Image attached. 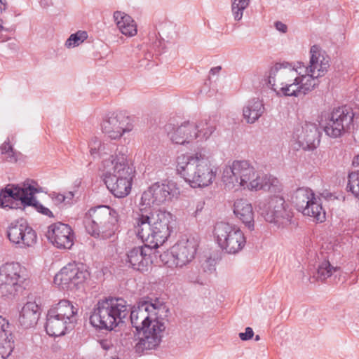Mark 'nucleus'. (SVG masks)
Masks as SVG:
<instances>
[{
    "label": "nucleus",
    "mask_w": 359,
    "mask_h": 359,
    "mask_svg": "<svg viewBox=\"0 0 359 359\" xmlns=\"http://www.w3.org/2000/svg\"><path fill=\"white\" fill-rule=\"evenodd\" d=\"M330 67V57L319 46L310 50L309 64L297 62L292 67L288 63H276L268 75V83L277 95L298 97L306 95L319 85Z\"/></svg>",
    "instance_id": "obj_1"
},
{
    "label": "nucleus",
    "mask_w": 359,
    "mask_h": 359,
    "mask_svg": "<svg viewBox=\"0 0 359 359\" xmlns=\"http://www.w3.org/2000/svg\"><path fill=\"white\" fill-rule=\"evenodd\" d=\"M169 308L160 299L140 301L130 311V321L142 336L135 346L137 353L156 348L161 344L165 330Z\"/></svg>",
    "instance_id": "obj_2"
},
{
    "label": "nucleus",
    "mask_w": 359,
    "mask_h": 359,
    "mask_svg": "<svg viewBox=\"0 0 359 359\" xmlns=\"http://www.w3.org/2000/svg\"><path fill=\"white\" fill-rule=\"evenodd\" d=\"M222 182L229 189L241 187L251 191L264 190L274 194L282 191L277 178L257 170L247 160H234L226 165L222 170Z\"/></svg>",
    "instance_id": "obj_3"
},
{
    "label": "nucleus",
    "mask_w": 359,
    "mask_h": 359,
    "mask_svg": "<svg viewBox=\"0 0 359 359\" xmlns=\"http://www.w3.org/2000/svg\"><path fill=\"white\" fill-rule=\"evenodd\" d=\"M177 171L192 188H205L213 184L217 168L204 152L182 154L177 158Z\"/></svg>",
    "instance_id": "obj_4"
},
{
    "label": "nucleus",
    "mask_w": 359,
    "mask_h": 359,
    "mask_svg": "<svg viewBox=\"0 0 359 359\" xmlns=\"http://www.w3.org/2000/svg\"><path fill=\"white\" fill-rule=\"evenodd\" d=\"M136 220L135 231L138 237L154 248L167 241L175 224L173 215L162 210L149 212L144 210L138 214Z\"/></svg>",
    "instance_id": "obj_5"
},
{
    "label": "nucleus",
    "mask_w": 359,
    "mask_h": 359,
    "mask_svg": "<svg viewBox=\"0 0 359 359\" xmlns=\"http://www.w3.org/2000/svg\"><path fill=\"white\" fill-rule=\"evenodd\" d=\"M101 169L107 189L116 197L123 198L130 194L135 170L125 154H116L104 160Z\"/></svg>",
    "instance_id": "obj_6"
},
{
    "label": "nucleus",
    "mask_w": 359,
    "mask_h": 359,
    "mask_svg": "<svg viewBox=\"0 0 359 359\" xmlns=\"http://www.w3.org/2000/svg\"><path fill=\"white\" fill-rule=\"evenodd\" d=\"M128 314L126 302L121 298L100 299L90 316V323L100 329L113 330Z\"/></svg>",
    "instance_id": "obj_7"
},
{
    "label": "nucleus",
    "mask_w": 359,
    "mask_h": 359,
    "mask_svg": "<svg viewBox=\"0 0 359 359\" xmlns=\"http://www.w3.org/2000/svg\"><path fill=\"white\" fill-rule=\"evenodd\" d=\"M119 216L116 210L107 205L90 208L84 217L86 231L95 238L107 239L118 228Z\"/></svg>",
    "instance_id": "obj_8"
},
{
    "label": "nucleus",
    "mask_w": 359,
    "mask_h": 359,
    "mask_svg": "<svg viewBox=\"0 0 359 359\" xmlns=\"http://www.w3.org/2000/svg\"><path fill=\"white\" fill-rule=\"evenodd\" d=\"M41 191V188L34 181H27L22 187L8 185L0 193V206L13 208L12 201H20L25 206H33L36 210L49 217H53V212L39 203L34 195Z\"/></svg>",
    "instance_id": "obj_9"
},
{
    "label": "nucleus",
    "mask_w": 359,
    "mask_h": 359,
    "mask_svg": "<svg viewBox=\"0 0 359 359\" xmlns=\"http://www.w3.org/2000/svg\"><path fill=\"white\" fill-rule=\"evenodd\" d=\"M258 210L267 222L283 227L290 224L293 212L285 198L280 195H273L260 201Z\"/></svg>",
    "instance_id": "obj_10"
},
{
    "label": "nucleus",
    "mask_w": 359,
    "mask_h": 359,
    "mask_svg": "<svg viewBox=\"0 0 359 359\" xmlns=\"http://www.w3.org/2000/svg\"><path fill=\"white\" fill-rule=\"evenodd\" d=\"M180 190L176 182L172 180L157 182L151 184L142 194L139 203L140 211L147 210L151 205H159L177 198Z\"/></svg>",
    "instance_id": "obj_11"
},
{
    "label": "nucleus",
    "mask_w": 359,
    "mask_h": 359,
    "mask_svg": "<svg viewBox=\"0 0 359 359\" xmlns=\"http://www.w3.org/2000/svg\"><path fill=\"white\" fill-rule=\"evenodd\" d=\"M213 236L219 247L228 254H236L245 245L246 238L241 229L228 222H218Z\"/></svg>",
    "instance_id": "obj_12"
},
{
    "label": "nucleus",
    "mask_w": 359,
    "mask_h": 359,
    "mask_svg": "<svg viewBox=\"0 0 359 359\" xmlns=\"http://www.w3.org/2000/svg\"><path fill=\"white\" fill-rule=\"evenodd\" d=\"M25 269L18 262H10L0 267V297L10 298L24 288Z\"/></svg>",
    "instance_id": "obj_13"
},
{
    "label": "nucleus",
    "mask_w": 359,
    "mask_h": 359,
    "mask_svg": "<svg viewBox=\"0 0 359 359\" xmlns=\"http://www.w3.org/2000/svg\"><path fill=\"white\" fill-rule=\"evenodd\" d=\"M353 113L346 106L334 109L321 126L325 134L332 138L340 137L353 122Z\"/></svg>",
    "instance_id": "obj_14"
},
{
    "label": "nucleus",
    "mask_w": 359,
    "mask_h": 359,
    "mask_svg": "<svg viewBox=\"0 0 359 359\" xmlns=\"http://www.w3.org/2000/svg\"><path fill=\"white\" fill-rule=\"evenodd\" d=\"M89 276L83 266L70 263L64 266L54 277V283L64 290H74L82 285Z\"/></svg>",
    "instance_id": "obj_15"
},
{
    "label": "nucleus",
    "mask_w": 359,
    "mask_h": 359,
    "mask_svg": "<svg viewBox=\"0 0 359 359\" xmlns=\"http://www.w3.org/2000/svg\"><path fill=\"white\" fill-rule=\"evenodd\" d=\"M133 123L131 118L122 112H116L104 119L102 131L111 140H118L123 134L132 131Z\"/></svg>",
    "instance_id": "obj_16"
},
{
    "label": "nucleus",
    "mask_w": 359,
    "mask_h": 359,
    "mask_svg": "<svg viewBox=\"0 0 359 359\" xmlns=\"http://www.w3.org/2000/svg\"><path fill=\"white\" fill-rule=\"evenodd\" d=\"M199 241L194 237L182 238L172 248V255L175 257L176 267H183L191 262L196 254Z\"/></svg>",
    "instance_id": "obj_17"
},
{
    "label": "nucleus",
    "mask_w": 359,
    "mask_h": 359,
    "mask_svg": "<svg viewBox=\"0 0 359 359\" xmlns=\"http://www.w3.org/2000/svg\"><path fill=\"white\" fill-rule=\"evenodd\" d=\"M7 235L11 242L21 247H31L36 243L35 231L24 220L11 223Z\"/></svg>",
    "instance_id": "obj_18"
},
{
    "label": "nucleus",
    "mask_w": 359,
    "mask_h": 359,
    "mask_svg": "<svg viewBox=\"0 0 359 359\" xmlns=\"http://www.w3.org/2000/svg\"><path fill=\"white\" fill-rule=\"evenodd\" d=\"M153 246L147 245L136 246L126 252V263L134 270L147 271L152 264Z\"/></svg>",
    "instance_id": "obj_19"
},
{
    "label": "nucleus",
    "mask_w": 359,
    "mask_h": 359,
    "mask_svg": "<svg viewBox=\"0 0 359 359\" xmlns=\"http://www.w3.org/2000/svg\"><path fill=\"white\" fill-rule=\"evenodd\" d=\"M48 239L57 248L70 249L74 243V235L71 227L63 223L49 226Z\"/></svg>",
    "instance_id": "obj_20"
},
{
    "label": "nucleus",
    "mask_w": 359,
    "mask_h": 359,
    "mask_svg": "<svg viewBox=\"0 0 359 359\" xmlns=\"http://www.w3.org/2000/svg\"><path fill=\"white\" fill-rule=\"evenodd\" d=\"M294 137L303 149H313L320 142V133L316 124L305 123L301 130H297Z\"/></svg>",
    "instance_id": "obj_21"
},
{
    "label": "nucleus",
    "mask_w": 359,
    "mask_h": 359,
    "mask_svg": "<svg viewBox=\"0 0 359 359\" xmlns=\"http://www.w3.org/2000/svg\"><path fill=\"white\" fill-rule=\"evenodd\" d=\"M196 125L193 121H185L177 126L169 136L173 143L185 145L196 139Z\"/></svg>",
    "instance_id": "obj_22"
},
{
    "label": "nucleus",
    "mask_w": 359,
    "mask_h": 359,
    "mask_svg": "<svg viewBox=\"0 0 359 359\" xmlns=\"http://www.w3.org/2000/svg\"><path fill=\"white\" fill-rule=\"evenodd\" d=\"M233 213L250 231L254 229L255 213L252 205L246 199L241 198L234 202Z\"/></svg>",
    "instance_id": "obj_23"
},
{
    "label": "nucleus",
    "mask_w": 359,
    "mask_h": 359,
    "mask_svg": "<svg viewBox=\"0 0 359 359\" xmlns=\"http://www.w3.org/2000/svg\"><path fill=\"white\" fill-rule=\"evenodd\" d=\"M14 348V340L8 322L0 316V359L8 358Z\"/></svg>",
    "instance_id": "obj_24"
},
{
    "label": "nucleus",
    "mask_w": 359,
    "mask_h": 359,
    "mask_svg": "<svg viewBox=\"0 0 359 359\" xmlns=\"http://www.w3.org/2000/svg\"><path fill=\"white\" fill-rule=\"evenodd\" d=\"M40 309L35 302H28L22 308L18 318L19 323L24 328L34 327L39 318Z\"/></svg>",
    "instance_id": "obj_25"
},
{
    "label": "nucleus",
    "mask_w": 359,
    "mask_h": 359,
    "mask_svg": "<svg viewBox=\"0 0 359 359\" xmlns=\"http://www.w3.org/2000/svg\"><path fill=\"white\" fill-rule=\"evenodd\" d=\"M69 324L72 323L48 311L46 330L48 335L58 337L65 334Z\"/></svg>",
    "instance_id": "obj_26"
},
{
    "label": "nucleus",
    "mask_w": 359,
    "mask_h": 359,
    "mask_svg": "<svg viewBox=\"0 0 359 359\" xmlns=\"http://www.w3.org/2000/svg\"><path fill=\"white\" fill-rule=\"evenodd\" d=\"M265 111L263 102L259 98L249 100L243 109V118L248 123H255Z\"/></svg>",
    "instance_id": "obj_27"
},
{
    "label": "nucleus",
    "mask_w": 359,
    "mask_h": 359,
    "mask_svg": "<svg viewBox=\"0 0 359 359\" xmlns=\"http://www.w3.org/2000/svg\"><path fill=\"white\" fill-rule=\"evenodd\" d=\"M114 18L123 34L130 37L137 34V25L129 15L121 11H116L114 13Z\"/></svg>",
    "instance_id": "obj_28"
},
{
    "label": "nucleus",
    "mask_w": 359,
    "mask_h": 359,
    "mask_svg": "<svg viewBox=\"0 0 359 359\" xmlns=\"http://www.w3.org/2000/svg\"><path fill=\"white\" fill-rule=\"evenodd\" d=\"M48 311L72 323L76 320V309L68 300L63 299L60 301L57 304L50 308Z\"/></svg>",
    "instance_id": "obj_29"
},
{
    "label": "nucleus",
    "mask_w": 359,
    "mask_h": 359,
    "mask_svg": "<svg viewBox=\"0 0 359 359\" xmlns=\"http://www.w3.org/2000/svg\"><path fill=\"white\" fill-rule=\"evenodd\" d=\"M88 149L90 155L94 159L103 158L102 161L109 158L111 155L110 154L112 149L109 144L102 142L97 137L91 138L88 143Z\"/></svg>",
    "instance_id": "obj_30"
},
{
    "label": "nucleus",
    "mask_w": 359,
    "mask_h": 359,
    "mask_svg": "<svg viewBox=\"0 0 359 359\" xmlns=\"http://www.w3.org/2000/svg\"><path fill=\"white\" fill-rule=\"evenodd\" d=\"M315 198V195L311 189L302 187L297 189L294 191L292 200L297 210L302 212Z\"/></svg>",
    "instance_id": "obj_31"
},
{
    "label": "nucleus",
    "mask_w": 359,
    "mask_h": 359,
    "mask_svg": "<svg viewBox=\"0 0 359 359\" xmlns=\"http://www.w3.org/2000/svg\"><path fill=\"white\" fill-rule=\"evenodd\" d=\"M301 212L304 215L312 217L313 221L317 222H323L325 220V211L322 207L319 198H313Z\"/></svg>",
    "instance_id": "obj_32"
},
{
    "label": "nucleus",
    "mask_w": 359,
    "mask_h": 359,
    "mask_svg": "<svg viewBox=\"0 0 359 359\" xmlns=\"http://www.w3.org/2000/svg\"><path fill=\"white\" fill-rule=\"evenodd\" d=\"M195 123L197 132L196 138H199L201 140L206 141L215 130V126L207 119L198 121Z\"/></svg>",
    "instance_id": "obj_33"
},
{
    "label": "nucleus",
    "mask_w": 359,
    "mask_h": 359,
    "mask_svg": "<svg viewBox=\"0 0 359 359\" xmlns=\"http://www.w3.org/2000/svg\"><path fill=\"white\" fill-rule=\"evenodd\" d=\"M0 154L2 158L12 163L18 161L20 154L19 152L13 149L9 138L0 146Z\"/></svg>",
    "instance_id": "obj_34"
},
{
    "label": "nucleus",
    "mask_w": 359,
    "mask_h": 359,
    "mask_svg": "<svg viewBox=\"0 0 359 359\" xmlns=\"http://www.w3.org/2000/svg\"><path fill=\"white\" fill-rule=\"evenodd\" d=\"M338 270V267H334L325 260L319 264L315 277L318 280L324 281Z\"/></svg>",
    "instance_id": "obj_35"
},
{
    "label": "nucleus",
    "mask_w": 359,
    "mask_h": 359,
    "mask_svg": "<svg viewBox=\"0 0 359 359\" xmlns=\"http://www.w3.org/2000/svg\"><path fill=\"white\" fill-rule=\"evenodd\" d=\"M250 0H231V11L236 21H240L243 15V11L249 6Z\"/></svg>",
    "instance_id": "obj_36"
},
{
    "label": "nucleus",
    "mask_w": 359,
    "mask_h": 359,
    "mask_svg": "<svg viewBox=\"0 0 359 359\" xmlns=\"http://www.w3.org/2000/svg\"><path fill=\"white\" fill-rule=\"evenodd\" d=\"M88 38V34L85 31H78L69 36L65 42L67 48H74L79 46Z\"/></svg>",
    "instance_id": "obj_37"
},
{
    "label": "nucleus",
    "mask_w": 359,
    "mask_h": 359,
    "mask_svg": "<svg viewBox=\"0 0 359 359\" xmlns=\"http://www.w3.org/2000/svg\"><path fill=\"white\" fill-rule=\"evenodd\" d=\"M347 187L359 198V171L352 172L348 175V183Z\"/></svg>",
    "instance_id": "obj_38"
},
{
    "label": "nucleus",
    "mask_w": 359,
    "mask_h": 359,
    "mask_svg": "<svg viewBox=\"0 0 359 359\" xmlns=\"http://www.w3.org/2000/svg\"><path fill=\"white\" fill-rule=\"evenodd\" d=\"M161 262L168 267L176 266L175 257L172 255L171 249L170 251L163 252L159 256Z\"/></svg>",
    "instance_id": "obj_39"
},
{
    "label": "nucleus",
    "mask_w": 359,
    "mask_h": 359,
    "mask_svg": "<svg viewBox=\"0 0 359 359\" xmlns=\"http://www.w3.org/2000/svg\"><path fill=\"white\" fill-rule=\"evenodd\" d=\"M187 279L190 283H198L201 285L203 283V279L200 276V272L198 269H191L187 274Z\"/></svg>",
    "instance_id": "obj_40"
},
{
    "label": "nucleus",
    "mask_w": 359,
    "mask_h": 359,
    "mask_svg": "<svg viewBox=\"0 0 359 359\" xmlns=\"http://www.w3.org/2000/svg\"><path fill=\"white\" fill-rule=\"evenodd\" d=\"M100 344L101 347L102 348V349H104L105 351H111V352L116 351L115 341L113 340L111 338H108V339H104L101 340L100 341Z\"/></svg>",
    "instance_id": "obj_41"
},
{
    "label": "nucleus",
    "mask_w": 359,
    "mask_h": 359,
    "mask_svg": "<svg viewBox=\"0 0 359 359\" xmlns=\"http://www.w3.org/2000/svg\"><path fill=\"white\" fill-rule=\"evenodd\" d=\"M254 336V332L250 327L245 328V332L239 333V337L243 341H248L251 339Z\"/></svg>",
    "instance_id": "obj_42"
},
{
    "label": "nucleus",
    "mask_w": 359,
    "mask_h": 359,
    "mask_svg": "<svg viewBox=\"0 0 359 359\" xmlns=\"http://www.w3.org/2000/svg\"><path fill=\"white\" fill-rule=\"evenodd\" d=\"M52 198L55 204L60 205L61 203L65 204V200L63 194L53 192L52 194Z\"/></svg>",
    "instance_id": "obj_43"
},
{
    "label": "nucleus",
    "mask_w": 359,
    "mask_h": 359,
    "mask_svg": "<svg viewBox=\"0 0 359 359\" xmlns=\"http://www.w3.org/2000/svg\"><path fill=\"white\" fill-rule=\"evenodd\" d=\"M275 27L277 30L280 31L282 33H285L287 32V27L286 25L284 23L278 21L275 22Z\"/></svg>",
    "instance_id": "obj_44"
},
{
    "label": "nucleus",
    "mask_w": 359,
    "mask_h": 359,
    "mask_svg": "<svg viewBox=\"0 0 359 359\" xmlns=\"http://www.w3.org/2000/svg\"><path fill=\"white\" fill-rule=\"evenodd\" d=\"M64 194L65 204H70L72 203L73 198L74 197V193L72 191H68Z\"/></svg>",
    "instance_id": "obj_45"
},
{
    "label": "nucleus",
    "mask_w": 359,
    "mask_h": 359,
    "mask_svg": "<svg viewBox=\"0 0 359 359\" xmlns=\"http://www.w3.org/2000/svg\"><path fill=\"white\" fill-rule=\"evenodd\" d=\"M205 203L203 201H200L196 204V210L194 212L195 217H197L198 213L202 211L204 208Z\"/></svg>",
    "instance_id": "obj_46"
},
{
    "label": "nucleus",
    "mask_w": 359,
    "mask_h": 359,
    "mask_svg": "<svg viewBox=\"0 0 359 359\" xmlns=\"http://www.w3.org/2000/svg\"><path fill=\"white\" fill-rule=\"evenodd\" d=\"M40 4L43 7H48L51 4V0H40Z\"/></svg>",
    "instance_id": "obj_47"
},
{
    "label": "nucleus",
    "mask_w": 359,
    "mask_h": 359,
    "mask_svg": "<svg viewBox=\"0 0 359 359\" xmlns=\"http://www.w3.org/2000/svg\"><path fill=\"white\" fill-rule=\"evenodd\" d=\"M221 70V67L218 66V67H215L214 68H212L210 69V74H218L219 72V71Z\"/></svg>",
    "instance_id": "obj_48"
},
{
    "label": "nucleus",
    "mask_w": 359,
    "mask_h": 359,
    "mask_svg": "<svg viewBox=\"0 0 359 359\" xmlns=\"http://www.w3.org/2000/svg\"><path fill=\"white\" fill-rule=\"evenodd\" d=\"M353 165H359V154L357 155L353 160Z\"/></svg>",
    "instance_id": "obj_49"
},
{
    "label": "nucleus",
    "mask_w": 359,
    "mask_h": 359,
    "mask_svg": "<svg viewBox=\"0 0 359 359\" xmlns=\"http://www.w3.org/2000/svg\"><path fill=\"white\" fill-rule=\"evenodd\" d=\"M0 4L4 6L3 8H1V11H5L6 9V3L4 1V0H0Z\"/></svg>",
    "instance_id": "obj_50"
},
{
    "label": "nucleus",
    "mask_w": 359,
    "mask_h": 359,
    "mask_svg": "<svg viewBox=\"0 0 359 359\" xmlns=\"http://www.w3.org/2000/svg\"><path fill=\"white\" fill-rule=\"evenodd\" d=\"M2 24H3V20H0V32L4 29V27Z\"/></svg>",
    "instance_id": "obj_51"
},
{
    "label": "nucleus",
    "mask_w": 359,
    "mask_h": 359,
    "mask_svg": "<svg viewBox=\"0 0 359 359\" xmlns=\"http://www.w3.org/2000/svg\"><path fill=\"white\" fill-rule=\"evenodd\" d=\"M255 341H259V340H260V337H259V335H256V336H255Z\"/></svg>",
    "instance_id": "obj_52"
}]
</instances>
